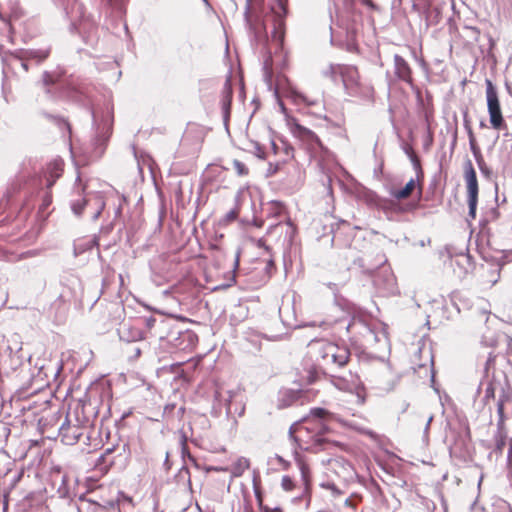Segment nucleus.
Wrapping results in <instances>:
<instances>
[{
	"instance_id": "obj_1",
	"label": "nucleus",
	"mask_w": 512,
	"mask_h": 512,
	"mask_svg": "<svg viewBox=\"0 0 512 512\" xmlns=\"http://www.w3.org/2000/svg\"><path fill=\"white\" fill-rule=\"evenodd\" d=\"M327 428L322 421L305 418L290 428V433L298 446L308 452L317 453L328 449L331 442L325 438Z\"/></svg>"
},
{
	"instance_id": "obj_2",
	"label": "nucleus",
	"mask_w": 512,
	"mask_h": 512,
	"mask_svg": "<svg viewBox=\"0 0 512 512\" xmlns=\"http://www.w3.org/2000/svg\"><path fill=\"white\" fill-rule=\"evenodd\" d=\"M286 123L293 137L310 153L327 151L319 136L311 129L301 125L297 118L287 116Z\"/></svg>"
},
{
	"instance_id": "obj_3",
	"label": "nucleus",
	"mask_w": 512,
	"mask_h": 512,
	"mask_svg": "<svg viewBox=\"0 0 512 512\" xmlns=\"http://www.w3.org/2000/svg\"><path fill=\"white\" fill-rule=\"evenodd\" d=\"M486 100L492 128L495 130H502L506 128L498 92L492 81L489 79L486 80Z\"/></svg>"
},
{
	"instance_id": "obj_4",
	"label": "nucleus",
	"mask_w": 512,
	"mask_h": 512,
	"mask_svg": "<svg viewBox=\"0 0 512 512\" xmlns=\"http://www.w3.org/2000/svg\"><path fill=\"white\" fill-rule=\"evenodd\" d=\"M464 179L467 189V202L469 206V216L472 219L476 218V209L478 204L479 185L477 180L476 171L473 167L471 160H468L464 165Z\"/></svg>"
},
{
	"instance_id": "obj_5",
	"label": "nucleus",
	"mask_w": 512,
	"mask_h": 512,
	"mask_svg": "<svg viewBox=\"0 0 512 512\" xmlns=\"http://www.w3.org/2000/svg\"><path fill=\"white\" fill-rule=\"evenodd\" d=\"M273 14V31L272 39L280 43L283 42L285 35V18L288 13V1L287 0H276L275 5L271 7Z\"/></svg>"
},
{
	"instance_id": "obj_6",
	"label": "nucleus",
	"mask_w": 512,
	"mask_h": 512,
	"mask_svg": "<svg viewBox=\"0 0 512 512\" xmlns=\"http://www.w3.org/2000/svg\"><path fill=\"white\" fill-rule=\"evenodd\" d=\"M322 359L327 363L335 364L338 367L345 366L350 359V351L346 347L334 343H324L320 350Z\"/></svg>"
},
{
	"instance_id": "obj_7",
	"label": "nucleus",
	"mask_w": 512,
	"mask_h": 512,
	"mask_svg": "<svg viewBox=\"0 0 512 512\" xmlns=\"http://www.w3.org/2000/svg\"><path fill=\"white\" fill-rule=\"evenodd\" d=\"M334 74L339 75L344 86L353 89L359 85V71L357 67L352 65L338 64L332 67Z\"/></svg>"
},
{
	"instance_id": "obj_8",
	"label": "nucleus",
	"mask_w": 512,
	"mask_h": 512,
	"mask_svg": "<svg viewBox=\"0 0 512 512\" xmlns=\"http://www.w3.org/2000/svg\"><path fill=\"white\" fill-rule=\"evenodd\" d=\"M394 64L397 77L409 85H413L412 70L408 62L400 55H395Z\"/></svg>"
},
{
	"instance_id": "obj_9",
	"label": "nucleus",
	"mask_w": 512,
	"mask_h": 512,
	"mask_svg": "<svg viewBox=\"0 0 512 512\" xmlns=\"http://www.w3.org/2000/svg\"><path fill=\"white\" fill-rule=\"evenodd\" d=\"M64 171V161L62 159H54L48 163L46 168L47 187L50 189L55 181L62 176Z\"/></svg>"
},
{
	"instance_id": "obj_10",
	"label": "nucleus",
	"mask_w": 512,
	"mask_h": 512,
	"mask_svg": "<svg viewBox=\"0 0 512 512\" xmlns=\"http://www.w3.org/2000/svg\"><path fill=\"white\" fill-rule=\"evenodd\" d=\"M59 435L64 443L73 445L78 442L82 436L80 428L76 425L63 424L60 428Z\"/></svg>"
},
{
	"instance_id": "obj_11",
	"label": "nucleus",
	"mask_w": 512,
	"mask_h": 512,
	"mask_svg": "<svg viewBox=\"0 0 512 512\" xmlns=\"http://www.w3.org/2000/svg\"><path fill=\"white\" fill-rule=\"evenodd\" d=\"M233 97V88L230 77H227L222 87L221 105L225 118H229L231 103Z\"/></svg>"
},
{
	"instance_id": "obj_12",
	"label": "nucleus",
	"mask_w": 512,
	"mask_h": 512,
	"mask_svg": "<svg viewBox=\"0 0 512 512\" xmlns=\"http://www.w3.org/2000/svg\"><path fill=\"white\" fill-rule=\"evenodd\" d=\"M347 330L355 338H365L372 334V330L360 318H353Z\"/></svg>"
},
{
	"instance_id": "obj_13",
	"label": "nucleus",
	"mask_w": 512,
	"mask_h": 512,
	"mask_svg": "<svg viewBox=\"0 0 512 512\" xmlns=\"http://www.w3.org/2000/svg\"><path fill=\"white\" fill-rule=\"evenodd\" d=\"M272 148L275 155L283 152L282 163H287L294 158V148L286 142H281L280 145L272 142Z\"/></svg>"
},
{
	"instance_id": "obj_14",
	"label": "nucleus",
	"mask_w": 512,
	"mask_h": 512,
	"mask_svg": "<svg viewBox=\"0 0 512 512\" xmlns=\"http://www.w3.org/2000/svg\"><path fill=\"white\" fill-rule=\"evenodd\" d=\"M406 153L409 155L412 163H413V166L416 170V173H417V182H418V187H419V193L421 194L422 193V184H421V181L424 177V174H423V170H422V167H421V162H420V159L419 157L417 156V154L415 153V151L413 150L412 147H408V149L406 150Z\"/></svg>"
},
{
	"instance_id": "obj_15",
	"label": "nucleus",
	"mask_w": 512,
	"mask_h": 512,
	"mask_svg": "<svg viewBox=\"0 0 512 512\" xmlns=\"http://www.w3.org/2000/svg\"><path fill=\"white\" fill-rule=\"evenodd\" d=\"M175 294L194 296L195 284L193 279H184L172 287Z\"/></svg>"
},
{
	"instance_id": "obj_16",
	"label": "nucleus",
	"mask_w": 512,
	"mask_h": 512,
	"mask_svg": "<svg viewBox=\"0 0 512 512\" xmlns=\"http://www.w3.org/2000/svg\"><path fill=\"white\" fill-rule=\"evenodd\" d=\"M50 48L46 49H35V50H27L24 52V55L20 57L21 60L35 59L38 63L46 60L50 55Z\"/></svg>"
},
{
	"instance_id": "obj_17",
	"label": "nucleus",
	"mask_w": 512,
	"mask_h": 512,
	"mask_svg": "<svg viewBox=\"0 0 512 512\" xmlns=\"http://www.w3.org/2000/svg\"><path fill=\"white\" fill-rule=\"evenodd\" d=\"M416 188V180L415 179H410L406 185L404 186V188L400 189V190H397V191H394L393 192V197L398 199V200H401V199H406L408 198L412 192L415 190Z\"/></svg>"
},
{
	"instance_id": "obj_18",
	"label": "nucleus",
	"mask_w": 512,
	"mask_h": 512,
	"mask_svg": "<svg viewBox=\"0 0 512 512\" xmlns=\"http://www.w3.org/2000/svg\"><path fill=\"white\" fill-rule=\"evenodd\" d=\"M128 341H141L146 338V332L139 325H131L127 328Z\"/></svg>"
},
{
	"instance_id": "obj_19",
	"label": "nucleus",
	"mask_w": 512,
	"mask_h": 512,
	"mask_svg": "<svg viewBox=\"0 0 512 512\" xmlns=\"http://www.w3.org/2000/svg\"><path fill=\"white\" fill-rule=\"evenodd\" d=\"M250 462L246 458H239L232 465V473L235 476H240L244 473L245 470L249 469Z\"/></svg>"
},
{
	"instance_id": "obj_20",
	"label": "nucleus",
	"mask_w": 512,
	"mask_h": 512,
	"mask_svg": "<svg viewBox=\"0 0 512 512\" xmlns=\"http://www.w3.org/2000/svg\"><path fill=\"white\" fill-rule=\"evenodd\" d=\"M300 471H301L302 480L304 482L305 491L308 492L310 490V487H311V472H310V468L306 464L302 463L300 465Z\"/></svg>"
},
{
	"instance_id": "obj_21",
	"label": "nucleus",
	"mask_w": 512,
	"mask_h": 512,
	"mask_svg": "<svg viewBox=\"0 0 512 512\" xmlns=\"http://www.w3.org/2000/svg\"><path fill=\"white\" fill-rule=\"evenodd\" d=\"M239 213L240 207L237 205L228 213H226L225 216L221 219L222 224L229 225L230 223L234 222L238 218Z\"/></svg>"
},
{
	"instance_id": "obj_22",
	"label": "nucleus",
	"mask_w": 512,
	"mask_h": 512,
	"mask_svg": "<svg viewBox=\"0 0 512 512\" xmlns=\"http://www.w3.org/2000/svg\"><path fill=\"white\" fill-rule=\"evenodd\" d=\"M281 487L284 491L291 492L295 489L296 483L290 476L285 475L281 479Z\"/></svg>"
},
{
	"instance_id": "obj_23",
	"label": "nucleus",
	"mask_w": 512,
	"mask_h": 512,
	"mask_svg": "<svg viewBox=\"0 0 512 512\" xmlns=\"http://www.w3.org/2000/svg\"><path fill=\"white\" fill-rule=\"evenodd\" d=\"M233 168L239 176H246L249 173L248 167L239 160L233 161Z\"/></svg>"
},
{
	"instance_id": "obj_24",
	"label": "nucleus",
	"mask_w": 512,
	"mask_h": 512,
	"mask_svg": "<svg viewBox=\"0 0 512 512\" xmlns=\"http://www.w3.org/2000/svg\"><path fill=\"white\" fill-rule=\"evenodd\" d=\"M59 75H55L53 73L45 72L43 74V84L45 86H50L57 84L59 82Z\"/></svg>"
},
{
	"instance_id": "obj_25",
	"label": "nucleus",
	"mask_w": 512,
	"mask_h": 512,
	"mask_svg": "<svg viewBox=\"0 0 512 512\" xmlns=\"http://www.w3.org/2000/svg\"><path fill=\"white\" fill-rule=\"evenodd\" d=\"M87 204V200L85 198H81L80 200L74 201L72 203V210L76 215H81L85 206Z\"/></svg>"
},
{
	"instance_id": "obj_26",
	"label": "nucleus",
	"mask_w": 512,
	"mask_h": 512,
	"mask_svg": "<svg viewBox=\"0 0 512 512\" xmlns=\"http://www.w3.org/2000/svg\"><path fill=\"white\" fill-rule=\"evenodd\" d=\"M295 102L297 104L303 103L307 106H314L317 103L316 100H311L307 96L300 94V93L295 94Z\"/></svg>"
},
{
	"instance_id": "obj_27",
	"label": "nucleus",
	"mask_w": 512,
	"mask_h": 512,
	"mask_svg": "<svg viewBox=\"0 0 512 512\" xmlns=\"http://www.w3.org/2000/svg\"><path fill=\"white\" fill-rule=\"evenodd\" d=\"M257 500L259 503V507L263 512H283L282 508L279 506L271 508L268 505H264L260 494H257Z\"/></svg>"
},
{
	"instance_id": "obj_28",
	"label": "nucleus",
	"mask_w": 512,
	"mask_h": 512,
	"mask_svg": "<svg viewBox=\"0 0 512 512\" xmlns=\"http://www.w3.org/2000/svg\"><path fill=\"white\" fill-rule=\"evenodd\" d=\"M311 415L314 417L313 419L321 421L320 419L327 417L329 412L324 408H313Z\"/></svg>"
},
{
	"instance_id": "obj_29",
	"label": "nucleus",
	"mask_w": 512,
	"mask_h": 512,
	"mask_svg": "<svg viewBox=\"0 0 512 512\" xmlns=\"http://www.w3.org/2000/svg\"><path fill=\"white\" fill-rule=\"evenodd\" d=\"M505 401L503 399H500L497 403V412L499 415V425H502L505 421Z\"/></svg>"
},
{
	"instance_id": "obj_30",
	"label": "nucleus",
	"mask_w": 512,
	"mask_h": 512,
	"mask_svg": "<svg viewBox=\"0 0 512 512\" xmlns=\"http://www.w3.org/2000/svg\"><path fill=\"white\" fill-rule=\"evenodd\" d=\"M23 15L24 12L22 11L21 8H14L9 15L10 25L12 26V22L19 20Z\"/></svg>"
},
{
	"instance_id": "obj_31",
	"label": "nucleus",
	"mask_w": 512,
	"mask_h": 512,
	"mask_svg": "<svg viewBox=\"0 0 512 512\" xmlns=\"http://www.w3.org/2000/svg\"><path fill=\"white\" fill-rule=\"evenodd\" d=\"M157 320L155 317L150 316L143 319V324L146 327V329L150 332L152 328L155 326Z\"/></svg>"
},
{
	"instance_id": "obj_32",
	"label": "nucleus",
	"mask_w": 512,
	"mask_h": 512,
	"mask_svg": "<svg viewBox=\"0 0 512 512\" xmlns=\"http://www.w3.org/2000/svg\"><path fill=\"white\" fill-rule=\"evenodd\" d=\"M361 3L373 10H376L377 9V6L375 5V3L373 2V0H360Z\"/></svg>"
},
{
	"instance_id": "obj_33",
	"label": "nucleus",
	"mask_w": 512,
	"mask_h": 512,
	"mask_svg": "<svg viewBox=\"0 0 512 512\" xmlns=\"http://www.w3.org/2000/svg\"><path fill=\"white\" fill-rule=\"evenodd\" d=\"M52 202V196L50 193H47L43 199V207H47L51 204Z\"/></svg>"
},
{
	"instance_id": "obj_34",
	"label": "nucleus",
	"mask_w": 512,
	"mask_h": 512,
	"mask_svg": "<svg viewBox=\"0 0 512 512\" xmlns=\"http://www.w3.org/2000/svg\"><path fill=\"white\" fill-rule=\"evenodd\" d=\"M266 269L268 272H270L271 270H275V263L273 259L268 260Z\"/></svg>"
},
{
	"instance_id": "obj_35",
	"label": "nucleus",
	"mask_w": 512,
	"mask_h": 512,
	"mask_svg": "<svg viewBox=\"0 0 512 512\" xmlns=\"http://www.w3.org/2000/svg\"><path fill=\"white\" fill-rule=\"evenodd\" d=\"M508 461H509V467L512 469V441L509 444Z\"/></svg>"
},
{
	"instance_id": "obj_36",
	"label": "nucleus",
	"mask_w": 512,
	"mask_h": 512,
	"mask_svg": "<svg viewBox=\"0 0 512 512\" xmlns=\"http://www.w3.org/2000/svg\"><path fill=\"white\" fill-rule=\"evenodd\" d=\"M488 397H494V388L490 387L486 389V398Z\"/></svg>"
},
{
	"instance_id": "obj_37",
	"label": "nucleus",
	"mask_w": 512,
	"mask_h": 512,
	"mask_svg": "<svg viewBox=\"0 0 512 512\" xmlns=\"http://www.w3.org/2000/svg\"><path fill=\"white\" fill-rule=\"evenodd\" d=\"M470 144H471L472 150L475 152V138H474L472 132L470 133Z\"/></svg>"
},
{
	"instance_id": "obj_38",
	"label": "nucleus",
	"mask_w": 512,
	"mask_h": 512,
	"mask_svg": "<svg viewBox=\"0 0 512 512\" xmlns=\"http://www.w3.org/2000/svg\"><path fill=\"white\" fill-rule=\"evenodd\" d=\"M21 66H22V68H23L25 71H28L29 67H28V64L25 62V60H23V61H22Z\"/></svg>"
},
{
	"instance_id": "obj_39",
	"label": "nucleus",
	"mask_w": 512,
	"mask_h": 512,
	"mask_svg": "<svg viewBox=\"0 0 512 512\" xmlns=\"http://www.w3.org/2000/svg\"><path fill=\"white\" fill-rule=\"evenodd\" d=\"M478 164H479V166H480L481 170H483V168H482V164H484V161H483V159H482V157H481V156H480V158L478 159Z\"/></svg>"
},
{
	"instance_id": "obj_40",
	"label": "nucleus",
	"mask_w": 512,
	"mask_h": 512,
	"mask_svg": "<svg viewBox=\"0 0 512 512\" xmlns=\"http://www.w3.org/2000/svg\"><path fill=\"white\" fill-rule=\"evenodd\" d=\"M508 351L512 353V339L508 343Z\"/></svg>"
},
{
	"instance_id": "obj_41",
	"label": "nucleus",
	"mask_w": 512,
	"mask_h": 512,
	"mask_svg": "<svg viewBox=\"0 0 512 512\" xmlns=\"http://www.w3.org/2000/svg\"><path fill=\"white\" fill-rule=\"evenodd\" d=\"M189 459L196 465V460L194 457H192L191 455H189Z\"/></svg>"
},
{
	"instance_id": "obj_42",
	"label": "nucleus",
	"mask_w": 512,
	"mask_h": 512,
	"mask_svg": "<svg viewBox=\"0 0 512 512\" xmlns=\"http://www.w3.org/2000/svg\"><path fill=\"white\" fill-rule=\"evenodd\" d=\"M125 499L128 500L129 502L132 501V498H130V497H125Z\"/></svg>"
},
{
	"instance_id": "obj_43",
	"label": "nucleus",
	"mask_w": 512,
	"mask_h": 512,
	"mask_svg": "<svg viewBox=\"0 0 512 512\" xmlns=\"http://www.w3.org/2000/svg\"><path fill=\"white\" fill-rule=\"evenodd\" d=\"M107 453H111L112 452V449H107L106 451Z\"/></svg>"
}]
</instances>
